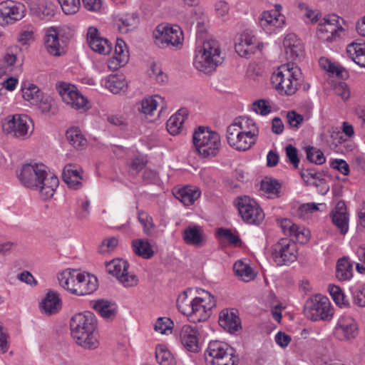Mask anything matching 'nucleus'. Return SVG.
<instances>
[{"mask_svg":"<svg viewBox=\"0 0 365 365\" xmlns=\"http://www.w3.org/2000/svg\"><path fill=\"white\" fill-rule=\"evenodd\" d=\"M129 55L126 44L123 39L117 38L115 46L114 56L108 62V68L117 70L125 65L128 61Z\"/></svg>","mask_w":365,"mask_h":365,"instance_id":"24","label":"nucleus"},{"mask_svg":"<svg viewBox=\"0 0 365 365\" xmlns=\"http://www.w3.org/2000/svg\"><path fill=\"white\" fill-rule=\"evenodd\" d=\"M78 274L76 271H71L70 269H65L58 274V280L59 284L65 289L69 291L71 293L74 294V289L76 287L78 281Z\"/></svg>","mask_w":365,"mask_h":365,"instance_id":"34","label":"nucleus"},{"mask_svg":"<svg viewBox=\"0 0 365 365\" xmlns=\"http://www.w3.org/2000/svg\"><path fill=\"white\" fill-rule=\"evenodd\" d=\"M25 6L12 0L0 3V26H5L21 20L25 16Z\"/></svg>","mask_w":365,"mask_h":365,"instance_id":"14","label":"nucleus"},{"mask_svg":"<svg viewBox=\"0 0 365 365\" xmlns=\"http://www.w3.org/2000/svg\"><path fill=\"white\" fill-rule=\"evenodd\" d=\"M193 310L190 316V321L193 323L205 322L210 316L211 309L216 306V301L212 295L204 292L202 297L193 299Z\"/></svg>","mask_w":365,"mask_h":365,"instance_id":"13","label":"nucleus"},{"mask_svg":"<svg viewBox=\"0 0 365 365\" xmlns=\"http://www.w3.org/2000/svg\"><path fill=\"white\" fill-rule=\"evenodd\" d=\"M155 43L159 46H178L182 45L183 40L182 31L180 27L174 25L160 24L153 31Z\"/></svg>","mask_w":365,"mask_h":365,"instance_id":"11","label":"nucleus"},{"mask_svg":"<svg viewBox=\"0 0 365 365\" xmlns=\"http://www.w3.org/2000/svg\"><path fill=\"white\" fill-rule=\"evenodd\" d=\"M107 272L115 276L120 283L125 287H133L138 285V277L128 271L129 264L122 259H114L105 262Z\"/></svg>","mask_w":365,"mask_h":365,"instance_id":"10","label":"nucleus"},{"mask_svg":"<svg viewBox=\"0 0 365 365\" xmlns=\"http://www.w3.org/2000/svg\"><path fill=\"white\" fill-rule=\"evenodd\" d=\"M331 166L333 169L339 170L344 175H347L349 173V165L344 160H334L331 163Z\"/></svg>","mask_w":365,"mask_h":365,"instance_id":"64","label":"nucleus"},{"mask_svg":"<svg viewBox=\"0 0 365 365\" xmlns=\"http://www.w3.org/2000/svg\"><path fill=\"white\" fill-rule=\"evenodd\" d=\"M155 359L160 365H175V361L168 350L162 344H158L155 348Z\"/></svg>","mask_w":365,"mask_h":365,"instance_id":"45","label":"nucleus"},{"mask_svg":"<svg viewBox=\"0 0 365 365\" xmlns=\"http://www.w3.org/2000/svg\"><path fill=\"white\" fill-rule=\"evenodd\" d=\"M235 204L243 221L246 223L259 225L263 221L264 214L255 200L245 195L237 197Z\"/></svg>","mask_w":365,"mask_h":365,"instance_id":"7","label":"nucleus"},{"mask_svg":"<svg viewBox=\"0 0 365 365\" xmlns=\"http://www.w3.org/2000/svg\"><path fill=\"white\" fill-rule=\"evenodd\" d=\"M300 175L307 184L313 185L315 187L323 185V193L329 190V186L326 185L324 171H316L314 168H304L300 171Z\"/></svg>","mask_w":365,"mask_h":365,"instance_id":"28","label":"nucleus"},{"mask_svg":"<svg viewBox=\"0 0 365 365\" xmlns=\"http://www.w3.org/2000/svg\"><path fill=\"white\" fill-rule=\"evenodd\" d=\"M63 11L66 14H76L80 7V0H58Z\"/></svg>","mask_w":365,"mask_h":365,"instance_id":"53","label":"nucleus"},{"mask_svg":"<svg viewBox=\"0 0 365 365\" xmlns=\"http://www.w3.org/2000/svg\"><path fill=\"white\" fill-rule=\"evenodd\" d=\"M175 195L185 205H190L200 197V191L197 188L187 186L179 189Z\"/></svg>","mask_w":365,"mask_h":365,"instance_id":"37","label":"nucleus"},{"mask_svg":"<svg viewBox=\"0 0 365 365\" xmlns=\"http://www.w3.org/2000/svg\"><path fill=\"white\" fill-rule=\"evenodd\" d=\"M297 247L288 238H282L272 247V257L277 266L287 265L297 259Z\"/></svg>","mask_w":365,"mask_h":365,"instance_id":"12","label":"nucleus"},{"mask_svg":"<svg viewBox=\"0 0 365 365\" xmlns=\"http://www.w3.org/2000/svg\"><path fill=\"white\" fill-rule=\"evenodd\" d=\"M287 157L289 158V162L296 168L299 163V158L298 157V152L295 147L289 144L285 148Z\"/></svg>","mask_w":365,"mask_h":365,"instance_id":"59","label":"nucleus"},{"mask_svg":"<svg viewBox=\"0 0 365 365\" xmlns=\"http://www.w3.org/2000/svg\"><path fill=\"white\" fill-rule=\"evenodd\" d=\"M256 142V130L247 131L243 130L237 139L235 140V144L231 147L237 150L245 151L250 149Z\"/></svg>","mask_w":365,"mask_h":365,"instance_id":"33","label":"nucleus"},{"mask_svg":"<svg viewBox=\"0 0 365 365\" xmlns=\"http://www.w3.org/2000/svg\"><path fill=\"white\" fill-rule=\"evenodd\" d=\"M82 170L77 169L73 165H67L62 172L63 182L71 189L78 190L83 185Z\"/></svg>","mask_w":365,"mask_h":365,"instance_id":"27","label":"nucleus"},{"mask_svg":"<svg viewBox=\"0 0 365 365\" xmlns=\"http://www.w3.org/2000/svg\"><path fill=\"white\" fill-rule=\"evenodd\" d=\"M342 19L336 14H330L324 17L318 24L317 35L322 41L331 42L341 38L344 29L340 24Z\"/></svg>","mask_w":365,"mask_h":365,"instance_id":"9","label":"nucleus"},{"mask_svg":"<svg viewBox=\"0 0 365 365\" xmlns=\"http://www.w3.org/2000/svg\"><path fill=\"white\" fill-rule=\"evenodd\" d=\"M223 61L224 57L222 56L219 42L210 38L197 47L193 64L198 71L210 73L222 64Z\"/></svg>","mask_w":365,"mask_h":365,"instance_id":"4","label":"nucleus"},{"mask_svg":"<svg viewBox=\"0 0 365 365\" xmlns=\"http://www.w3.org/2000/svg\"><path fill=\"white\" fill-rule=\"evenodd\" d=\"M134 253L144 259H150L154 255V251L148 240L135 239L132 241Z\"/></svg>","mask_w":365,"mask_h":365,"instance_id":"36","label":"nucleus"},{"mask_svg":"<svg viewBox=\"0 0 365 365\" xmlns=\"http://www.w3.org/2000/svg\"><path fill=\"white\" fill-rule=\"evenodd\" d=\"M91 306L103 318L113 319L116 314V306L108 301L100 299L91 302Z\"/></svg>","mask_w":365,"mask_h":365,"instance_id":"32","label":"nucleus"},{"mask_svg":"<svg viewBox=\"0 0 365 365\" xmlns=\"http://www.w3.org/2000/svg\"><path fill=\"white\" fill-rule=\"evenodd\" d=\"M45 47L50 54L56 56H61L65 52L64 47L60 43L56 29L51 28L48 30L46 36Z\"/></svg>","mask_w":365,"mask_h":365,"instance_id":"30","label":"nucleus"},{"mask_svg":"<svg viewBox=\"0 0 365 365\" xmlns=\"http://www.w3.org/2000/svg\"><path fill=\"white\" fill-rule=\"evenodd\" d=\"M187 115V110L185 108L180 109L175 115H172L167 121V130L173 135L180 133L185 118Z\"/></svg>","mask_w":365,"mask_h":365,"instance_id":"35","label":"nucleus"},{"mask_svg":"<svg viewBox=\"0 0 365 365\" xmlns=\"http://www.w3.org/2000/svg\"><path fill=\"white\" fill-rule=\"evenodd\" d=\"M3 129L17 138L24 137L33 131L32 120L26 115H13L3 125Z\"/></svg>","mask_w":365,"mask_h":365,"instance_id":"15","label":"nucleus"},{"mask_svg":"<svg viewBox=\"0 0 365 365\" xmlns=\"http://www.w3.org/2000/svg\"><path fill=\"white\" fill-rule=\"evenodd\" d=\"M285 56L287 60H301L304 56V44L294 34H287L283 41Z\"/></svg>","mask_w":365,"mask_h":365,"instance_id":"17","label":"nucleus"},{"mask_svg":"<svg viewBox=\"0 0 365 365\" xmlns=\"http://www.w3.org/2000/svg\"><path fill=\"white\" fill-rule=\"evenodd\" d=\"M159 101H163V99L159 96L145 98L140 103L137 104V108L140 113L146 115H152L153 111L156 110Z\"/></svg>","mask_w":365,"mask_h":365,"instance_id":"41","label":"nucleus"},{"mask_svg":"<svg viewBox=\"0 0 365 365\" xmlns=\"http://www.w3.org/2000/svg\"><path fill=\"white\" fill-rule=\"evenodd\" d=\"M234 349L219 341H210L205 353L207 365H237L239 359Z\"/></svg>","mask_w":365,"mask_h":365,"instance_id":"6","label":"nucleus"},{"mask_svg":"<svg viewBox=\"0 0 365 365\" xmlns=\"http://www.w3.org/2000/svg\"><path fill=\"white\" fill-rule=\"evenodd\" d=\"M171 324H173V322L169 318L160 317L155 322V330L160 334H165L167 330L171 328Z\"/></svg>","mask_w":365,"mask_h":365,"instance_id":"61","label":"nucleus"},{"mask_svg":"<svg viewBox=\"0 0 365 365\" xmlns=\"http://www.w3.org/2000/svg\"><path fill=\"white\" fill-rule=\"evenodd\" d=\"M66 138L74 148L80 149L84 147L87 140L78 128H71L66 131Z\"/></svg>","mask_w":365,"mask_h":365,"instance_id":"46","label":"nucleus"},{"mask_svg":"<svg viewBox=\"0 0 365 365\" xmlns=\"http://www.w3.org/2000/svg\"><path fill=\"white\" fill-rule=\"evenodd\" d=\"M198 335L197 327L188 324L182 326L179 333L181 344L187 351L194 353L200 350Z\"/></svg>","mask_w":365,"mask_h":365,"instance_id":"19","label":"nucleus"},{"mask_svg":"<svg viewBox=\"0 0 365 365\" xmlns=\"http://www.w3.org/2000/svg\"><path fill=\"white\" fill-rule=\"evenodd\" d=\"M217 236L220 240H227L230 244L237 245L240 243V239L237 235L232 232L229 229L220 227L217 230Z\"/></svg>","mask_w":365,"mask_h":365,"instance_id":"52","label":"nucleus"},{"mask_svg":"<svg viewBox=\"0 0 365 365\" xmlns=\"http://www.w3.org/2000/svg\"><path fill=\"white\" fill-rule=\"evenodd\" d=\"M329 291L333 300L337 305L341 307L346 304L345 302V295L339 287L330 284L329 287Z\"/></svg>","mask_w":365,"mask_h":365,"instance_id":"54","label":"nucleus"},{"mask_svg":"<svg viewBox=\"0 0 365 365\" xmlns=\"http://www.w3.org/2000/svg\"><path fill=\"white\" fill-rule=\"evenodd\" d=\"M71 335L76 343L87 349H95L98 345L95 331L97 320L90 312L74 314L69 322Z\"/></svg>","mask_w":365,"mask_h":365,"instance_id":"2","label":"nucleus"},{"mask_svg":"<svg viewBox=\"0 0 365 365\" xmlns=\"http://www.w3.org/2000/svg\"><path fill=\"white\" fill-rule=\"evenodd\" d=\"M118 245V240L115 237L104 239L98 248L101 255H106L113 252Z\"/></svg>","mask_w":365,"mask_h":365,"instance_id":"51","label":"nucleus"},{"mask_svg":"<svg viewBox=\"0 0 365 365\" xmlns=\"http://www.w3.org/2000/svg\"><path fill=\"white\" fill-rule=\"evenodd\" d=\"M287 122L292 128H298L304 121V117L294 110L289 111L287 114Z\"/></svg>","mask_w":365,"mask_h":365,"instance_id":"57","label":"nucleus"},{"mask_svg":"<svg viewBox=\"0 0 365 365\" xmlns=\"http://www.w3.org/2000/svg\"><path fill=\"white\" fill-rule=\"evenodd\" d=\"M282 187L281 183L276 179L266 178L262 180L260 190L271 197H277Z\"/></svg>","mask_w":365,"mask_h":365,"instance_id":"42","label":"nucleus"},{"mask_svg":"<svg viewBox=\"0 0 365 365\" xmlns=\"http://www.w3.org/2000/svg\"><path fill=\"white\" fill-rule=\"evenodd\" d=\"M219 324L224 329L230 333H234L241 329L240 318L234 312H230L227 309H224L220 312Z\"/></svg>","mask_w":365,"mask_h":365,"instance_id":"29","label":"nucleus"},{"mask_svg":"<svg viewBox=\"0 0 365 365\" xmlns=\"http://www.w3.org/2000/svg\"><path fill=\"white\" fill-rule=\"evenodd\" d=\"M23 98L31 101L32 104L40 102L43 93L34 84L30 83H23L21 86Z\"/></svg>","mask_w":365,"mask_h":365,"instance_id":"39","label":"nucleus"},{"mask_svg":"<svg viewBox=\"0 0 365 365\" xmlns=\"http://www.w3.org/2000/svg\"><path fill=\"white\" fill-rule=\"evenodd\" d=\"M87 41L91 48L100 54H108L112 50L111 43L108 39L101 37L98 29L95 27L88 29Z\"/></svg>","mask_w":365,"mask_h":365,"instance_id":"21","label":"nucleus"},{"mask_svg":"<svg viewBox=\"0 0 365 365\" xmlns=\"http://www.w3.org/2000/svg\"><path fill=\"white\" fill-rule=\"evenodd\" d=\"M332 222L343 235L346 234L349 228V217L345 202L340 200L330 214Z\"/></svg>","mask_w":365,"mask_h":365,"instance_id":"23","label":"nucleus"},{"mask_svg":"<svg viewBox=\"0 0 365 365\" xmlns=\"http://www.w3.org/2000/svg\"><path fill=\"white\" fill-rule=\"evenodd\" d=\"M41 312L48 316L58 313L61 309V300L57 292L48 291L40 303Z\"/></svg>","mask_w":365,"mask_h":365,"instance_id":"25","label":"nucleus"},{"mask_svg":"<svg viewBox=\"0 0 365 365\" xmlns=\"http://www.w3.org/2000/svg\"><path fill=\"white\" fill-rule=\"evenodd\" d=\"M301 69L294 63H288L278 68L272 76V83L280 94L291 96L296 93L302 81Z\"/></svg>","mask_w":365,"mask_h":365,"instance_id":"3","label":"nucleus"},{"mask_svg":"<svg viewBox=\"0 0 365 365\" xmlns=\"http://www.w3.org/2000/svg\"><path fill=\"white\" fill-rule=\"evenodd\" d=\"M238 124L242 130L247 131H255L256 130V137L259 134V130L256 126L255 122L249 118H242L241 120L238 121Z\"/></svg>","mask_w":365,"mask_h":365,"instance_id":"60","label":"nucleus"},{"mask_svg":"<svg viewBox=\"0 0 365 365\" xmlns=\"http://www.w3.org/2000/svg\"><path fill=\"white\" fill-rule=\"evenodd\" d=\"M277 221L283 233L290 237L291 242L304 244L309 241L310 237L309 230L304 227H299L287 218L277 220Z\"/></svg>","mask_w":365,"mask_h":365,"instance_id":"16","label":"nucleus"},{"mask_svg":"<svg viewBox=\"0 0 365 365\" xmlns=\"http://www.w3.org/2000/svg\"><path fill=\"white\" fill-rule=\"evenodd\" d=\"M62 100L67 105L76 110L84 108L87 105L86 98L82 96L74 86L65 85L59 90Z\"/></svg>","mask_w":365,"mask_h":365,"instance_id":"18","label":"nucleus"},{"mask_svg":"<svg viewBox=\"0 0 365 365\" xmlns=\"http://www.w3.org/2000/svg\"><path fill=\"white\" fill-rule=\"evenodd\" d=\"M182 238L187 245L197 247H202L206 241L203 230L199 225L188 226L182 232Z\"/></svg>","mask_w":365,"mask_h":365,"instance_id":"26","label":"nucleus"},{"mask_svg":"<svg viewBox=\"0 0 365 365\" xmlns=\"http://www.w3.org/2000/svg\"><path fill=\"white\" fill-rule=\"evenodd\" d=\"M233 270L235 274L245 282H249L255 277L252 267L242 260H238L234 264Z\"/></svg>","mask_w":365,"mask_h":365,"instance_id":"43","label":"nucleus"},{"mask_svg":"<svg viewBox=\"0 0 365 365\" xmlns=\"http://www.w3.org/2000/svg\"><path fill=\"white\" fill-rule=\"evenodd\" d=\"M139 19L134 14H128L120 18L116 24L119 31L122 34H126L137 27Z\"/></svg>","mask_w":365,"mask_h":365,"instance_id":"44","label":"nucleus"},{"mask_svg":"<svg viewBox=\"0 0 365 365\" xmlns=\"http://www.w3.org/2000/svg\"><path fill=\"white\" fill-rule=\"evenodd\" d=\"M328 71L342 79H346L349 76L348 71L342 66L334 63L329 64Z\"/></svg>","mask_w":365,"mask_h":365,"instance_id":"63","label":"nucleus"},{"mask_svg":"<svg viewBox=\"0 0 365 365\" xmlns=\"http://www.w3.org/2000/svg\"><path fill=\"white\" fill-rule=\"evenodd\" d=\"M256 43L255 36L252 31L247 30L236 38L235 48L241 57H247L249 54L255 53Z\"/></svg>","mask_w":365,"mask_h":365,"instance_id":"20","label":"nucleus"},{"mask_svg":"<svg viewBox=\"0 0 365 365\" xmlns=\"http://www.w3.org/2000/svg\"><path fill=\"white\" fill-rule=\"evenodd\" d=\"M337 329L341 331L345 340L354 339L358 334L357 324L354 319L350 317L340 319L337 324Z\"/></svg>","mask_w":365,"mask_h":365,"instance_id":"31","label":"nucleus"},{"mask_svg":"<svg viewBox=\"0 0 365 365\" xmlns=\"http://www.w3.org/2000/svg\"><path fill=\"white\" fill-rule=\"evenodd\" d=\"M145 164L146 161L142 158L137 157L133 158L130 165L129 173L132 175H137L144 168Z\"/></svg>","mask_w":365,"mask_h":365,"instance_id":"58","label":"nucleus"},{"mask_svg":"<svg viewBox=\"0 0 365 365\" xmlns=\"http://www.w3.org/2000/svg\"><path fill=\"white\" fill-rule=\"evenodd\" d=\"M336 275L341 281H346L351 278L353 275V266L347 257H344L338 260Z\"/></svg>","mask_w":365,"mask_h":365,"instance_id":"40","label":"nucleus"},{"mask_svg":"<svg viewBox=\"0 0 365 365\" xmlns=\"http://www.w3.org/2000/svg\"><path fill=\"white\" fill-rule=\"evenodd\" d=\"M106 87L113 93H118L126 86V82L123 76L110 75L106 81Z\"/></svg>","mask_w":365,"mask_h":365,"instance_id":"47","label":"nucleus"},{"mask_svg":"<svg viewBox=\"0 0 365 365\" xmlns=\"http://www.w3.org/2000/svg\"><path fill=\"white\" fill-rule=\"evenodd\" d=\"M138 220L143 227V232L147 235H151L155 228L152 217L143 210L138 211Z\"/></svg>","mask_w":365,"mask_h":365,"instance_id":"49","label":"nucleus"},{"mask_svg":"<svg viewBox=\"0 0 365 365\" xmlns=\"http://www.w3.org/2000/svg\"><path fill=\"white\" fill-rule=\"evenodd\" d=\"M252 107L255 112L262 115H266L272 111L269 102L264 99L255 101L253 102Z\"/></svg>","mask_w":365,"mask_h":365,"instance_id":"56","label":"nucleus"},{"mask_svg":"<svg viewBox=\"0 0 365 365\" xmlns=\"http://www.w3.org/2000/svg\"><path fill=\"white\" fill-rule=\"evenodd\" d=\"M98 288L97 278L89 274H78V281L74 289V294L83 296L91 294Z\"/></svg>","mask_w":365,"mask_h":365,"instance_id":"22","label":"nucleus"},{"mask_svg":"<svg viewBox=\"0 0 365 365\" xmlns=\"http://www.w3.org/2000/svg\"><path fill=\"white\" fill-rule=\"evenodd\" d=\"M304 312L307 317L312 321H329L333 316L329 299L321 295H316L308 300Z\"/></svg>","mask_w":365,"mask_h":365,"instance_id":"8","label":"nucleus"},{"mask_svg":"<svg viewBox=\"0 0 365 365\" xmlns=\"http://www.w3.org/2000/svg\"><path fill=\"white\" fill-rule=\"evenodd\" d=\"M17 176L25 187L38 190L44 200L53 197L59 184L57 176L47 172L43 164L24 165Z\"/></svg>","mask_w":365,"mask_h":365,"instance_id":"1","label":"nucleus"},{"mask_svg":"<svg viewBox=\"0 0 365 365\" xmlns=\"http://www.w3.org/2000/svg\"><path fill=\"white\" fill-rule=\"evenodd\" d=\"M334 93L340 96L343 100H346L349 98L350 92L348 86L344 82H339L334 86Z\"/></svg>","mask_w":365,"mask_h":365,"instance_id":"62","label":"nucleus"},{"mask_svg":"<svg viewBox=\"0 0 365 365\" xmlns=\"http://www.w3.org/2000/svg\"><path fill=\"white\" fill-rule=\"evenodd\" d=\"M193 299H189L187 292H183L177 299V307L179 311L189 318L193 310Z\"/></svg>","mask_w":365,"mask_h":365,"instance_id":"48","label":"nucleus"},{"mask_svg":"<svg viewBox=\"0 0 365 365\" xmlns=\"http://www.w3.org/2000/svg\"><path fill=\"white\" fill-rule=\"evenodd\" d=\"M195 152L203 158L217 156L221 147L220 135L207 127L200 126L192 135Z\"/></svg>","mask_w":365,"mask_h":365,"instance_id":"5","label":"nucleus"},{"mask_svg":"<svg viewBox=\"0 0 365 365\" xmlns=\"http://www.w3.org/2000/svg\"><path fill=\"white\" fill-rule=\"evenodd\" d=\"M242 131L243 130H241L238 122H235L227 127V141L230 146L232 144H235V140L237 139Z\"/></svg>","mask_w":365,"mask_h":365,"instance_id":"55","label":"nucleus"},{"mask_svg":"<svg viewBox=\"0 0 365 365\" xmlns=\"http://www.w3.org/2000/svg\"><path fill=\"white\" fill-rule=\"evenodd\" d=\"M259 24L264 29L268 26L279 28L284 24V16L280 14L264 11L259 19Z\"/></svg>","mask_w":365,"mask_h":365,"instance_id":"38","label":"nucleus"},{"mask_svg":"<svg viewBox=\"0 0 365 365\" xmlns=\"http://www.w3.org/2000/svg\"><path fill=\"white\" fill-rule=\"evenodd\" d=\"M307 158L310 163L317 165H322L325 163V157L324 153L314 147H308L306 149Z\"/></svg>","mask_w":365,"mask_h":365,"instance_id":"50","label":"nucleus"}]
</instances>
